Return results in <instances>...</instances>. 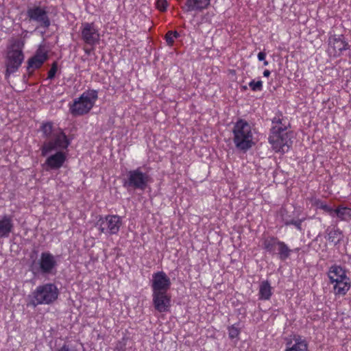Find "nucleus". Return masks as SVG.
<instances>
[{
  "mask_svg": "<svg viewBox=\"0 0 351 351\" xmlns=\"http://www.w3.org/2000/svg\"><path fill=\"white\" fill-rule=\"evenodd\" d=\"M258 60L259 61H263L266 58V53L265 51H260L257 55Z\"/></svg>",
  "mask_w": 351,
  "mask_h": 351,
  "instance_id": "nucleus-34",
  "label": "nucleus"
},
{
  "mask_svg": "<svg viewBox=\"0 0 351 351\" xmlns=\"http://www.w3.org/2000/svg\"><path fill=\"white\" fill-rule=\"evenodd\" d=\"M58 295L59 291L55 284L49 282L40 285L29 295L27 306L36 307L38 305L51 304L58 299Z\"/></svg>",
  "mask_w": 351,
  "mask_h": 351,
  "instance_id": "nucleus-4",
  "label": "nucleus"
},
{
  "mask_svg": "<svg viewBox=\"0 0 351 351\" xmlns=\"http://www.w3.org/2000/svg\"><path fill=\"white\" fill-rule=\"evenodd\" d=\"M272 295V288L268 280L261 282L258 290V299L260 300H269Z\"/></svg>",
  "mask_w": 351,
  "mask_h": 351,
  "instance_id": "nucleus-24",
  "label": "nucleus"
},
{
  "mask_svg": "<svg viewBox=\"0 0 351 351\" xmlns=\"http://www.w3.org/2000/svg\"><path fill=\"white\" fill-rule=\"evenodd\" d=\"M171 285V280L165 271H159L152 274V293H168Z\"/></svg>",
  "mask_w": 351,
  "mask_h": 351,
  "instance_id": "nucleus-11",
  "label": "nucleus"
},
{
  "mask_svg": "<svg viewBox=\"0 0 351 351\" xmlns=\"http://www.w3.org/2000/svg\"><path fill=\"white\" fill-rule=\"evenodd\" d=\"M64 149H56V152L47 157L43 167L47 171L58 170L63 167L66 160L67 156Z\"/></svg>",
  "mask_w": 351,
  "mask_h": 351,
  "instance_id": "nucleus-12",
  "label": "nucleus"
},
{
  "mask_svg": "<svg viewBox=\"0 0 351 351\" xmlns=\"http://www.w3.org/2000/svg\"><path fill=\"white\" fill-rule=\"evenodd\" d=\"M313 205L317 206L318 208L324 210V212L327 213L328 215H332L333 208L331 206H328L325 202L319 199H315Z\"/></svg>",
  "mask_w": 351,
  "mask_h": 351,
  "instance_id": "nucleus-26",
  "label": "nucleus"
},
{
  "mask_svg": "<svg viewBox=\"0 0 351 351\" xmlns=\"http://www.w3.org/2000/svg\"><path fill=\"white\" fill-rule=\"evenodd\" d=\"M121 226V218L117 215L99 216L95 223V227L99 229L101 233L110 235L118 234Z\"/></svg>",
  "mask_w": 351,
  "mask_h": 351,
  "instance_id": "nucleus-9",
  "label": "nucleus"
},
{
  "mask_svg": "<svg viewBox=\"0 0 351 351\" xmlns=\"http://www.w3.org/2000/svg\"><path fill=\"white\" fill-rule=\"evenodd\" d=\"M253 125L247 120L239 118L232 128V141L235 147L246 152L254 145Z\"/></svg>",
  "mask_w": 351,
  "mask_h": 351,
  "instance_id": "nucleus-3",
  "label": "nucleus"
},
{
  "mask_svg": "<svg viewBox=\"0 0 351 351\" xmlns=\"http://www.w3.org/2000/svg\"><path fill=\"white\" fill-rule=\"evenodd\" d=\"M152 303L158 312H168L171 308V296L168 293H152Z\"/></svg>",
  "mask_w": 351,
  "mask_h": 351,
  "instance_id": "nucleus-15",
  "label": "nucleus"
},
{
  "mask_svg": "<svg viewBox=\"0 0 351 351\" xmlns=\"http://www.w3.org/2000/svg\"><path fill=\"white\" fill-rule=\"evenodd\" d=\"M327 239L335 245L339 243L343 239V232L337 227L328 228L326 230Z\"/></svg>",
  "mask_w": 351,
  "mask_h": 351,
  "instance_id": "nucleus-25",
  "label": "nucleus"
},
{
  "mask_svg": "<svg viewBox=\"0 0 351 351\" xmlns=\"http://www.w3.org/2000/svg\"><path fill=\"white\" fill-rule=\"evenodd\" d=\"M56 261L54 256L50 252H43L39 260L40 270L43 274H51L56 267Z\"/></svg>",
  "mask_w": 351,
  "mask_h": 351,
  "instance_id": "nucleus-17",
  "label": "nucleus"
},
{
  "mask_svg": "<svg viewBox=\"0 0 351 351\" xmlns=\"http://www.w3.org/2000/svg\"><path fill=\"white\" fill-rule=\"evenodd\" d=\"M93 49H94V48H93V47H92V49H88V48L84 49L85 53H86L88 55H89L91 53V51Z\"/></svg>",
  "mask_w": 351,
  "mask_h": 351,
  "instance_id": "nucleus-37",
  "label": "nucleus"
},
{
  "mask_svg": "<svg viewBox=\"0 0 351 351\" xmlns=\"http://www.w3.org/2000/svg\"><path fill=\"white\" fill-rule=\"evenodd\" d=\"M40 132L47 140L40 147L41 156L45 157L56 149H66L70 141L65 133L60 128L54 129L51 121L42 123Z\"/></svg>",
  "mask_w": 351,
  "mask_h": 351,
  "instance_id": "nucleus-2",
  "label": "nucleus"
},
{
  "mask_svg": "<svg viewBox=\"0 0 351 351\" xmlns=\"http://www.w3.org/2000/svg\"><path fill=\"white\" fill-rule=\"evenodd\" d=\"M56 351H77L75 349H71L69 345L64 343L61 346L60 348H58Z\"/></svg>",
  "mask_w": 351,
  "mask_h": 351,
  "instance_id": "nucleus-33",
  "label": "nucleus"
},
{
  "mask_svg": "<svg viewBox=\"0 0 351 351\" xmlns=\"http://www.w3.org/2000/svg\"><path fill=\"white\" fill-rule=\"evenodd\" d=\"M303 221H304V219L287 220V221H285V226L293 225V226H294L297 228V230L300 231V230H302V223L303 222Z\"/></svg>",
  "mask_w": 351,
  "mask_h": 351,
  "instance_id": "nucleus-30",
  "label": "nucleus"
},
{
  "mask_svg": "<svg viewBox=\"0 0 351 351\" xmlns=\"http://www.w3.org/2000/svg\"><path fill=\"white\" fill-rule=\"evenodd\" d=\"M58 69V62L55 61L51 64V66L47 73V79L53 80L56 76Z\"/></svg>",
  "mask_w": 351,
  "mask_h": 351,
  "instance_id": "nucleus-29",
  "label": "nucleus"
},
{
  "mask_svg": "<svg viewBox=\"0 0 351 351\" xmlns=\"http://www.w3.org/2000/svg\"><path fill=\"white\" fill-rule=\"evenodd\" d=\"M243 88L244 90H246V89H247V86H243Z\"/></svg>",
  "mask_w": 351,
  "mask_h": 351,
  "instance_id": "nucleus-40",
  "label": "nucleus"
},
{
  "mask_svg": "<svg viewBox=\"0 0 351 351\" xmlns=\"http://www.w3.org/2000/svg\"><path fill=\"white\" fill-rule=\"evenodd\" d=\"M48 51L43 46H39L35 52V54L27 61V69L32 70L40 69L43 64L48 60Z\"/></svg>",
  "mask_w": 351,
  "mask_h": 351,
  "instance_id": "nucleus-16",
  "label": "nucleus"
},
{
  "mask_svg": "<svg viewBox=\"0 0 351 351\" xmlns=\"http://www.w3.org/2000/svg\"><path fill=\"white\" fill-rule=\"evenodd\" d=\"M278 250V256L281 261L287 260L291 254V250L288 245L278 237L274 236L267 237L263 240V248L269 254H274L276 249Z\"/></svg>",
  "mask_w": 351,
  "mask_h": 351,
  "instance_id": "nucleus-8",
  "label": "nucleus"
},
{
  "mask_svg": "<svg viewBox=\"0 0 351 351\" xmlns=\"http://www.w3.org/2000/svg\"><path fill=\"white\" fill-rule=\"evenodd\" d=\"M165 40L169 47H173L175 43L174 38L167 32L165 35Z\"/></svg>",
  "mask_w": 351,
  "mask_h": 351,
  "instance_id": "nucleus-32",
  "label": "nucleus"
},
{
  "mask_svg": "<svg viewBox=\"0 0 351 351\" xmlns=\"http://www.w3.org/2000/svg\"><path fill=\"white\" fill-rule=\"evenodd\" d=\"M210 4V0H186L184 9L186 12L202 11L207 9Z\"/></svg>",
  "mask_w": 351,
  "mask_h": 351,
  "instance_id": "nucleus-21",
  "label": "nucleus"
},
{
  "mask_svg": "<svg viewBox=\"0 0 351 351\" xmlns=\"http://www.w3.org/2000/svg\"><path fill=\"white\" fill-rule=\"evenodd\" d=\"M263 64L264 66H267L269 64L268 61H267L266 60H263Z\"/></svg>",
  "mask_w": 351,
  "mask_h": 351,
  "instance_id": "nucleus-38",
  "label": "nucleus"
},
{
  "mask_svg": "<svg viewBox=\"0 0 351 351\" xmlns=\"http://www.w3.org/2000/svg\"><path fill=\"white\" fill-rule=\"evenodd\" d=\"M263 76L265 77H268L270 76L271 75V72L268 69H265L264 71H263Z\"/></svg>",
  "mask_w": 351,
  "mask_h": 351,
  "instance_id": "nucleus-36",
  "label": "nucleus"
},
{
  "mask_svg": "<svg viewBox=\"0 0 351 351\" xmlns=\"http://www.w3.org/2000/svg\"><path fill=\"white\" fill-rule=\"evenodd\" d=\"M168 32L174 38V39L178 38L180 36V34L177 31H171V30H170V31H168Z\"/></svg>",
  "mask_w": 351,
  "mask_h": 351,
  "instance_id": "nucleus-35",
  "label": "nucleus"
},
{
  "mask_svg": "<svg viewBox=\"0 0 351 351\" xmlns=\"http://www.w3.org/2000/svg\"><path fill=\"white\" fill-rule=\"evenodd\" d=\"M248 85L250 88L254 92L262 91L263 89V82L261 80L257 81L252 80L249 82Z\"/></svg>",
  "mask_w": 351,
  "mask_h": 351,
  "instance_id": "nucleus-27",
  "label": "nucleus"
},
{
  "mask_svg": "<svg viewBox=\"0 0 351 351\" xmlns=\"http://www.w3.org/2000/svg\"><path fill=\"white\" fill-rule=\"evenodd\" d=\"M13 223L12 217L3 215L0 219V238H7L12 231Z\"/></svg>",
  "mask_w": 351,
  "mask_h": 351,
  "instance_id": "nucleus-22",
  "label": "nucleus"
},
{
  "mask_svg": "<svg viewBox=\"0 0 351 351\" xmlns=\"http://www.w3.org/2000/svg\"><path fill=\"white\" fill-rule=\"evenodd\" d=\"M156 6L159 11L165 12L167 9L168 3L166 0H157Z\"/></svg>",
  "mask_w": 351,
  "mask_h": 351,
  "instance_id": "nucleus-31",
  "label": "nucleus"
},
{
  "mask_svg": "<svg viewBox=\"0 0 351 351\" xmlns=\"http://www.w3.org/2000/svg\"><path fill=\"white\" fill-rule=\"evenodd\" d=\"M229 338L234 339L237 338L241 333L240 329L235 325H232L228 328Z\"/></svg>",
  "mask_w": 351,
  "mask_h": 351,
  "instance_id": "nucleus-28",
  "label": "nucleus"
},
{
  "mask_svg": "<svg viewBox=\"0 0 351 351\" xmlns=\"http://www.w3.org/2000/svg\"><path fill=\"white\" fill-rule=\"evenodd\" d=\"M80 36L84 44L95 48L100 40L99 29L94 23H82L80 26Z\"/></svg>",
  "mask_w": 351,
  "mask_h": 351,
  "instance_id": "nucleus-10",
  "label": "nucleus"
},
{
  "mask_svg": "<svg viewBox=\"0 0 351 351\" xmlns=\"http://www.w3.org/2000/svg\"><path fill=\"white\" fill-rule=\"evenodd\" d=\"M284 211H285V209L282 208V209L280 210V214H281V215H282V213H283Z\"/></svg>",
  "mask_w": 351,
  "mask_h": 351,
  "instance_id": "nucleus-39",
  "label": "nucleus"
},
{
  "mask_svg": "<svg viewBox=\"0 0 351 351\" xmlns=\"http://www.w3.org/2000/svg\"><path fill=\"white\" fill-rule=\"evenodd\" d=\"M151 180L152 178L147 173L143 172L141 167H137L128 171L127 178L123 181V186L144 191Z\"/></svg>",
  "mask_w": 351,
  "mask_h": 351,
  "instance_id": "nucleus-7",
  "label": "nucleus"
},
{
  "mask_svg": "<svg viewBox=\"0 0 351 351\" xmlns=\"http://www.w3.org/2000/svg\"><path fill=\"white\" fill-rule=\"evenodd\" d=\"M27 16L29 21L40 23L41 27L47 28L50 26V20L45 8H42L39 5L28 8Z\"/></svg>",
  "mask_w": 351,
  "mask_h": 351,
  "instance_id": "nucleus-14",
  "label": "nucleus"
},
{
  "mask_svg": "<svg viewBox=\"0 0 351 351\" xmlns=\"http://www.w3.org/2000/svg\"><path fill=\"white\" fill-rule=\"evenodd\" d=\"M289 128L285 119L277 116L272 119L268 142L274 152L284 154L292 147L293 132L288 130Z\"/></svg>",
  "mask_w": 351,
  "mask_h": 351,
  "instance_id": "nucleus-1",
  "label": "nucleus"
},
{
  "mask_svg": "<svg viewBox=\"0 0 351 351\" xmlns=\"http://www.w3.org/2000/svg\"><path fill=\"white\" fill-rule=\"evenodd\" d=\"M333 285V292L335 295H345L349 291L351 283L348 277L345 278L341 280H337L334 283H331Z\"/></svg>",
  "mask_w": 351,
  "mask_h": 351,
  "instance_id": "nucleus-23",
  "label": "nucleus"
},
{
  "mask_svg": "<svg viewBox=\"0 0 351 351\" xmlns=\"http://www.w3.org/2000/svg\"><path fill=\"white\" fill-rule=\"evenodd\" d=\"M330 283H334L337 280L345 279L348 277L346 269L340 265L334 264L329 267L327 273Z\"/></svg>",
  "mask_w": 351,
  "mask_h": 351,
  "instance_id": "nucleus-19",
  "label": "nucleus"
},
{
  "mask_svg": "<svg viewBox=\"0 0 351 351\" xmlns=\"http://www.w3.org/2000/svg\"><path fill=\"white\" fill-rule=\"evenodd\" d=\"M330 216L333 218L336 217L341 221H350L351 220V208L343 204H339L332 209Z\"/></svg>",
  "mask_w": 351,
  "mask_h": 351,
  "instance_id": "nucleus-20",
  "label": "nucleus"
},
{
  "mask_svg": "<svg viewBox=\"0 0 351 351\" xmlns=\"http://www.w3.org/2000/svg\"><path fill=\"white\" fill-rule=\"evenodd\" d=\"M98 99V91L97 90H88L84 91L78 98L69 104V111L74 116H82L88 114L93 108Z\"/></svg>",
  "mask_w": 351,
  "mask_h": 351,
  "instance_id": "nucleus-5",
  "label": "nucleus"
},
{
  "mask_svg": "<svg viewBox=\"0 0 351 351\" xmlns=\"http://www.w3.org/2000/svg\"><path fill=\"white\" fill-rule=\"evenodd\" d=\"M285 351H308V343L300 335H294L293 339L286 343Z\"/></svg>",
  "mask_w": 351,
  "mask_h": 351,
  "instance_id": "nucleus-18",
  "label": "nucleus"
},
{
  "mask_svg": "<svg viewBox=\"0 0 351 351\" xmlns=\"http://www.w3.org/2000/svg\"><path fill=\"white\" fill-rule=\"evenodd\" d=\"M24 41L22 39H14L12 41L8 51L6 61V75H10L18 71L23 60V48Z\"/></svg>",
  "mask_w": 351,
  "mask_h": 351,
  "instance_id": "nucleus-6",
  "label": "nucleus"
},
{
  "mask_svg": "<svg viewBox=\"0 0 351 351\" xmlns=\"http://www.w3.org/2000/svg\"><path fill=\"white\" fill-rule=\"evenodd\" d=\"M349 44L343 35L333 34L328 38V52L335 57H339L343 51L349 49Z\"/></svg>",
  "mask_w": 351,
  "mask_h": 351,
  "instance_id": "nucleus-13",
  "label": "nucleus"
}]
</instances>
